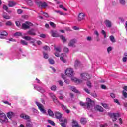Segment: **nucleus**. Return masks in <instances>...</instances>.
Masks as SVG:
<instances>
[{
    "label": "nucleus",
    "mask_w": 127,
    "mask_h": 127,
    "mask_svg": "<svg viewBox=\"0 0 127 127\" xmlns=\"http://www.w3.org/2000/svg\"><path fill=\"white\" fill-rule=\"evenodd\" d=\"M54 49L56 50V52L55 53V55L57 57H59L60 56V55L59 54V53L61 52V48L60 47H55L54 46Z\"/></svg>",
    "instance_id": "obj_9"
},
{
    "label": "nucleus",
    "mask_w": 127,
    "mask_h": 127,
    "mask_svg": "<svg viewBox=\"0 0 127 127\" xmlns=\"http://www.w3.org/2000/svg\"><path fill=\"white\" fill-rule=\"evenodd\" d=\"M110 41L113 43L116 42V40H115V37H114V36H110Z\"/></svg>",
    "instance_id": "obj_35"
},
{
    "label": "nucleus",
    "mask_w": 127,
    "mask_h": 127,
    "mask_svg": "<svg viewBox=\"0 0 127 127\" xmlns=\"http://www.w3.org/2000/svg\"><path fill=\"white\" fill-rule=\"evenodd\" d=\"M95 110H97V111H99V112H104V109H103V107L99 105L96 106Z\"/></svg>",
    "instance_id": "obj_21"
},
{
    "label": "nucleus",
    "mask_w": 127,
    "mask_h": 127,
    "mask_svg": "<svg viewBox=\"0 0 127 127\" xmlns=\"http://www.w3.org/2000/svg\"><path fill=\"white\" fill-rule=\"evenodd\" d=\"M61 121L62 122V123H61L62 127H65L66 124H67V120L66 119H63L61 120Z\"/></svg>",
    "instance_id": "obj_15"
},
{
    "label": "nucleus",
    "mask_w": 127,
    "mask_h": 127,
    "mask_svg": "<svg viewBox=\"0 0 127 127\" xmlns=\"http://www.w3.org/2000/svg\"><path fill=\"white\" fill-rule=\"evenodd\" d=\"M70 90L72 91V92H74V93H77L78 94L80 93V91L77 90V89H76V87L74 86H71L70 87Z\"/></svg>",
    "instance_id": "obj_25"
},
{
    "label": "nucleus",
    "mask_w": 127,
    "mask_h": 127,
    "mask_svg": "<svg viewBox=\"0 0 127 127\" xmlns=\"http://www.w3.org/2000/svg\"><path fill=\"white\" fill-rule=\"evenodd\" d=\"M23 39H25V40L29 41L30 39H31V37L30 36H23L22 38Z\"/></svg>",
    "instance_id": "obj_32"
},
{
    "label": "nucleus",
    "mask_w": 127,
    "mask_h": 127,
    "mask_svg": "<svg viewBox=\"0 0 127 127\" xmlns=\"http://www.w3.org/2000/svg\"><path fill=\"white\" fill-rule=\"evenodd\" d=\"M80 106H82L84 108H87V109L92 110L94 108V105H95V102L92 101L91 99L87 98H86V103H84L83 102H80Z\"/></svg>",
    "instance_id": "obj_2"
},
{
    "label": "nucleus",
    "mask_w": 127,
    "mask_h": 127,
    "mask_svg": "<svg viewBox=\"0 0 127 127\" xmlns=\"http://www.w3.org/2000/svg\"><path fill=\"white\" fill-rule=\"evenodd\" d=\"M102 106H103V107L105 109H109V106H108V105L106 103H102Z\"/></svg>",
    "instance_id": "obj_44"
},
{
    "label": "nucleus",
    "mask_w": 127,
    "mask_h": 127,
    "mask_svg": "<svg viewBox=\"0 0 127 127\" xmlns=\"http://www.w3.org/2000/svg\"><path fill=\"white\" fill-rule=\"evenodd\" d=\"M20 118H22V119H24V120H26L28 122L26 123V127H32V124L30 121V117L29 116L25 114L22 113L20 115Z\"/></svg>",
    "instance_id": "obj_4"
},
{
    "label": "nucleus",
    "mask_w": 127,
    "mask_h": 127,
    "mask_svg": "<svg viewBox=\"0 0 127 127\" xmlns=\"http://www.w3.org/2000/svg\"><path fill=\"white\" fill-rule=\"evenodd\" d=\"M80 66H81V63L80 62V61H79V60H76L74 63V67L75 69L79 68Z\"/></svg>",
    "instance_id": "obj_14"
},
{
    "label": "nucleus",
    "mask_w": 127,
    "mask_h": 127,
    "mask_svg": "<svg viewBox=\"0 0 127 127\" xmlns=\"http://www.w3.org/2000/svg\"><path fill=\"white\" fill-rule=\"evenodd\" d=\"M86 15L84 13H80L78 15V20H84L85 19V17Z\"/></svg>",
    "instance_id": "obj_13"
},
{
    "label": "nucleus",
    "mask_w": 127,
    "mask_h": 127,
    "mask_svg": "<svg viewBox=\"0 0 127 127\" xmlns=\"http://www.w3.org/2000/svg\"><path fill=\"white\" fill-rule=\"evenodd\" d=\"M0 122L2 124L8 123V119H7L6 115L1 110H0Z\"/></svg>",
    "instance_id": "obj_5"
},
{
    "label": "nucleus",
    "mask_w": 127,
    "mask_h": 127,
    "mask_svg": "<svg viewBox=\"0 0 127 127\" xmlns=\"http://www.w3.org/2000/svg\"><path fill=\"white\" fill-rule=\"evenodd\" d=\"M58 106L60 105V106H61V108L63 109V110H64V111H65L66 109H67V106L64 105V104H62L61 103H58V104H56Z\"/></svg>",
    "instance_id": "obj_28"
},
{
    "label": "nucleus",
    "mask_w": 127,
    "mask_h": 127,
    "mask_svg": "<svg viewBox=\"0 0 127 127\" xmlns=\"http://www.w3.org/2000/svg\"><path fill=\"white\" fill-rule=\"evenodd\" d=\"M3 18H5V19H10V16H9L6 13H4L3 14Z\"/></svg>",
    "instance_id": "obj_29"
},
{
    "label": "nucleus",
    "mask_w": 127,
    "mask_h": 127,
    "mask_svg": "<svg viewBox=\"0 0 127 127\" xmlns=\"http://www.w3.org/2000/svg\"><path fill=\"white\" fill-rule=\"evenodd\" d=\"M101 33L102 34H103V35H104L105 38L107 37V33H106V31H105V30H102L101 31Z\"/></svg>",
    "instance_id": "obj_38"
},
{
    "label": "nucleus",
    "mask_w": 127,
    "mask_h": 127,
    "mask_svg": "<svg viewBox=\"0 0 127 127\" xmlns=\"http://www.w3.org/2000/svg\"><path fill=\"white\" fill-rule=\"evenodd\" d=\"M41 14H43L44 16L45 17H49V15H48V14L45 12H41Z\"/></svg>",
    "instance_id": "obj_43"
},
{
    "label": "nucleus",
    "mask_w": 127,
    "mask_h": 127,
    "mask_svg": "<svg viewBox=\"0 0 127 127\" xmlns=\"http://www.w3.org/2000/svg\"><path fill=\"white\" fill-rule=\"evenodd\" d=\"M110 97H111V98H112L113 99H115V98H116V95H115V94L113 93H111Z\"/></svg>",
    "instance_id": "obj_52"
},
{
    "label": "nucleus",
    "mask_w": 127,
    "mask_h": 127,
    "mask_svg": "<svg viewBox=\"0 0 127 127\" xmlns=\"http://www.w3.org/2000/svg\"><path fill=\"white\" fill-rule=\"evenodd\" d=\"M122 94H123V96L124 97V98H127V93L125 90H123L122 91Z\"/></svg>",
    "instance_id": "obj_40"
},
{
    "label": "nucleus",
    "mask_w": 127,
    "mask_h": 127,
    "mask_svg": "<svg viewBox=\"0 0 127 127\" xmlns=\"http://www.w3.org/2000/svg\"><path fill=\"white\" fill-rule=\"evenodd\" d=\"M49 96L53 99V101L56 104V105H58V104H60V102L57 100V99H56V97L54 95V93H49Z\"/></svg>",
    "instance_id": "obj_8"
},
{
    "label": "nucleus",
    "mask_w": 127,
    "mask_h": 127,
    "mask_svg": "<svg viewBox=\"0 0 127 127\" xmlns=\"http://www.w3.org/2000/svg\"><path fill=\"white\" fill-rule=\"evenodd\" d=\"M40 37H41L42 38H45V37H46V36L44 34H41L40 35Z\"/></svg>",
    "instance_id": "obj_57"
},
{
    "label": "nucleus",
    "mask_w": 127,
    "mask_h": 127,
    "mask_svg": "<svg viewBox=\"0 0 127 127\" xmlns=\"http://www.w3.org/2000/svg\"><path fill=\"white\" fill-rule=\"evenodd\" d=\"M107 87L105 85H101V89H103V90H106Z\"/></svg>",
    "instance_id": "obj_64"
},
{
    "label": "nucleus",
    "mask_w": 127,
    "mask_h": 127,
    "mask_svg": "<svg viewBox=\"0 0 127 127\" xmlns=\"http://www.w3.org/2000/svg\"><path fill=\"white\" fill-rule=\"evenodd\" d=\"M80 122L83 125H84V124H86V119L84 118H82L81 119Z\"/></svg>",
    "instance_id": "obj_37"
},
{
    "label": "nucleus",
    "mask_w": 127,
    "mask_h": 127,
    "mask_svg": "<svg viewBox=\"0 0 127 127\" xmlns=\"http://www.w3.org/2000/svg\"><path fill=\"white\" fill-rule=\"evenodd\" d=\"M55 116L56 119H61V117H62L61 113H59V112H56L55 113Z\"/></svg>",
    "instance_id": "obj_24"
},
{
    "label": "nucleus",
    "mask_w": 127,
    "mask_h": 127,
    "mask_svg": "<svg viewBox=\"0 0 127 127\" xmlns=\"http://www.w3.org/2000/svg\"><path fill=\"white\" fill-rule=\"evenodd\" d=\"M64 51L66 53H68V52H69V49L67 47H64Z\"/></svg>",
    "instance_id": "obj_48"
},
{
    "label": "nucleus",
    "mask_w": 127,
    "mask_h": 127,
    "mask_svg": "<svg viewBox=\"0 0 127 127\" xmlns=\"http://www.w3.org/2000/svg\"><path fill=\"white\" fill-rule=\"evenodd\" d=\"M127 57H124L123 58H122V61L123 62H127Z\"/></svg>",
    "instance_id": "obj_55"
},
{
    "label": "nucleus",
    "mask_w": 127,
    "mask_h": 127,
    "mask_svg": "<svg viewBox=\"0 0 127 127\" xmlns=\"http://www.w3.org/2000/svg\"><path fill=\"white\" fill-rule=\"evenodd\" d=\"M44 50H49V47H48V46H45L43 47Z\"/></svg>",
    "instance_id": "obj_61"
},
{
    "label": "nucleus",
    "mask_w": 127,
    "mask_h": 127,
    "mask_svg": "<svg viewBox=\"0 0 127 127\" xmlns=\"http://www.w3.org/2000/svg\"><path fill=\"white\" fill-rule=\"evenodd\" d=\"M5 25L7 26H11V25H12V22L10 21H7L5 23Z\"/></svg>",
    "instance_id": "obj_39"
},
{
    "label": "nucleus",
    "mask_w": 127,
    "mask_h": 127,
    "mask_svg": "<svg viewBox=\"0 0 127 127\" xmlns=\"http://www.w3.org/2000/svg\"><path fill=\"white\" fill-rule=\"evenodd\" d=\"M56 86L55 85H52L51 87V90L52 91H55V90H56Z\"/></svg>",
    "instance_id": "obj_45"
},
{
    "label": "nucleus",
    "mask_w": 127,
    "mask_h": 127,
    "mask_svg": "<svg viewBox=\"0 0 127 127\" xmlns=\"http://www.w3.org/2000/svg\"><path fill=\"white\" fill-rule=\"evenodd\" d=\"M104 23L106 25L107 27L110 28V27H111L112 26V22H111V21L109 20H106L104 21Z\"/></svg>",
    "instance_id": "obj_17"
},
{
    "label": "nucleus",
    "mask_w": 127,
    "mask_h": 127,
    "mask_svg": "<svg viewBox=\"0 0 127 127\" xmlns=\"http://www.w3.org/2000/svg\"><path fill=\"white\" fill-rule=\"evenodd\" d=\"M27 34L29 35H36V34L35 33V30H34L33 29L29 30L27 32V34H23V35H26Z\"/></svg>",
    "instance_id": "obj_11"
},
{
    "label": "nucleus",
    "mask_w": 127,
    "mask_h": 127,
    "mask_svg": "<svg viewBox=\"0 0 127 127\" xmlns=\"http://www.w3.org/2000/svg\"><path fill=\"white\" fill-rule=\"evenodd\" d=\"M76 44V39H73L70 41L69 43H68V46H71V47H75Z\"/></svg>",
    "instance_id": "obj_12"
},
{
    "label": "nucleus",
    "mask_w": 127,
    "mask_h": 127,
    "mask_svg": "<svg viewBox=\"0 0 127 127\" xmlns=\"http://www.w3.org/2000/svg\"><path fill=\"white\" fill-rule=\"evenodd\" d=\"M120 117V114L119 113H112L111 114V117L112 118V120L113 122H116L117 121V118H119Z\"/></svg>",
    "instance_id": "obj_10"
},
{
    "label": "nucleus",
    "mask_w": 127,
    "mask_h": 127,
    "mask_svg": "<svg viewBox=\"0 0 127 127\" xmlns=\"http://www.w3.org/2000/svg\"><path fill=\"white\" fill-rule=\"evenodd\" d=\"M60 38L62 39L64 42H66V41H67L66 38L63 35L60 36Z\"/></svg>",
    "instance_id": "obj_33"
},
{
    "label": "nucleus",
    "mask_w": 127,
    "mask_h": 127,
    "mask_svg": "<svg viewBox=\"0 0 127 127\" xmlns=\"http://www.w3.org/2000/svg\"><path fill=\"white\" fill-rule=\"evenodd\" d=\"M84 91H85L87 94H90V90H89L88 88H84Z\"/></svg>",
    "instance_id": "obj_63"
},
{
    "label": "nucleus",
    "mask_w": 127,
    "mask_h": 127,
    "mask_svg": "<svg viewBox=\"0 0 127 127\" xmlns=\"http://www.w3.org/2000/svg\"><path fill=\"white\" fill-rule=\"evenodd\" d=\"M44 58L47 59V58H48V54H47V53H44Z\"/></svg>",
    "instance_id": "obj_54"
},
{
    "label": "nucleus",
    "mask_w": 127,
    "mask_h": 127,
    "mask_svg": "<svg viewBox=\"0 0 127 127\" xmlns=\"http://www.w3.org/2000/svg\"><path fill=\"white\" fill-rule=\"evenodd\" d=\"M51 34H52V36L53 37H58V34H57L56 31H51Z\"/></svg>",
    "instance_id": "obj_22"
},
{
    "label": "nucleus",
    "mask_w": 127,
    "mask_h": 127,
    "mask_svg": "<svg viewBox=\"0 0 127 127\" xmlns=\"http://www.w3.org/2000/svg\"><path fill=\"white\" fill-rule=\"evenodd\" d=\"M3 8L4 9V10H6V11H7V9H8V7H7V6L4 5L3 6Z\"/></svg>",
    "instance_id": "obj_53"
},
{
    "label": "nucleus",
    "mask_w": 127,
    "mask_h": 127,
    "mask_svg": "<svg viewBox=\"0 0 127 127\" xmlns=\"http://www.w3.org/2000/svg\"><path fill=\"white\" fill-rule=\"evenodd\" d=\"M34 89H35L36 90H37V91H38L39 92L42 93H43L45 92V90H44V89H43L40 87H37V86H34Z\"/></svg>",
    "instance_id": "obj_18"
},
{
    "label": "nucleus",
    "mask_w": 127,
    "mask_h": 127,
    "mask_svg": "<svg viewBox=\"0 0 127 127\" xmlns=\"http://www.w3.org/2000/svg\"><path fill=\"white\" fill-rule=\"evenodd\" d=\"M30 42L31 43H34V42H35V39L31 38V39L30 40Z\"/></svg>",
    "instance_id": "obj_56"
},
{
    "label": "nucleus",
    "mask_w": 127,
    "mask_h": 127,
    "mask_svg": "<svg viewBox=\"0 0 127 127\" xmlns=\"http://www.w3.org/2000/svg\"><path fill=\"white\" fill-rule=\"evenodd\" d=\"M55 12H56L57 13H59V14H60V15H63L64 14L63 13V12L58 10V11H55Z\"/></svg>",
    "instance_id": "obj_49"
},
{
    "label": "nucleus",
    "mask_w": 127,
    "mask_h": 127,
    "mask_svg": "<svg viewBox=\"0 0 127 127\" xmlns=\"http://www.w3.org/2000/svg\"><path fill=\"white\" fill-rule=\"evenodd\" d=\"M80 76L82 80H80V81H82L81 83L82 82H83V81H87L86 82V85L87 87H88V88L91 89V88L93 87V85H92V83H91V81L88 80H90V78H91V77L90 76V74L83 73L80 74Z\"/></svg>",
    "instance_id": "obj_3"
},
{
    "label": "nucleus",
    "mask_w": 127,
    "mask_h": 127,
    "mask_svg": "<svg viewBox=\"0 0 127 127\" xmlns=\"http://www.w3.org/2000/svg\"><path fill=\"white\" fill-rule=\"evenodd\" d=\"M36 104L37 105L39 110L42 114H46V110L44 109L43 105L40 104L39 102L36 101Z\"/></svg>",
    "instance_id": "obj_6"
},
{
    "label": "nucleus",
    "mask_w": 127,
    "mask_h": 127,
    "mask_svg": "<svg viewBox=\"0 0 127 127\" xmlns=\"http://www.w3.org/2000/svg\"><path fill=\"white\" fill-rule=\"evenodd\" d=\"M15 115V114L13 112H8L7 113V116L9 119H12V118L14 117Z\"/></svg>",
    "instance_id": "obj_16"
},
{
    "label": "nucleus",
    "mask_w": 127,
    "mask_h": 127,
    "mask_svg": "<svg viewBox=\"0 0 127 127\" xmlns=\"http://www.w3.org/2000/svg\"><path fill=\"white\" fill-rule=\"evenodd\" d=\"M27 4L28 5H30V6H32V5H33V2L31 0H28Z\"/></svg>",
    "instance_id": "obj_34"
},
{
    "label": "nucleus",
    "mask_w": 127,
    "mask_h": 127,
    "mask_svg": "<svg viewBox=\"0 0 127 127\" xmlns=\"http://www.w3.org/2000/svg\"><path fill=\"white\" fill-rule=\"evenodd\" d=\"M21 44L22 45H27V43L24 40H21Z\"/></svg>",
    "instance_id": "obj_36"
},
{
    "label": "nucleus",
    "mask_w": 127,
    "mask_h": 127,
    "mask_svg": "<svg viewBox=\"0 0 127 127\" xmlns=\"http://www.w3.org/2000/svg\"><path fill=\"white\" fill-rule=\"evenodd\" d=\"M58 83L60 85V86H61V87L63 86V82H62V81L59 80L58 82Z\"/></svg>",
    "instance_id": "obj_51"
},
{
    "label": "nucleus",
    "mask_w": 127,
    "mask_h": 127,
    "mask_svg": "<svg viewBox=\"0 0 127 127\" xmlns=\"http://www.w3.org/2000/svg\"><path fill=\"white\" fill-rule=\"evenodd\" d=\"M16 23V25L18 27L20 26V23L19 22V21H16L15 22Z\"/></svg>",
    "instance_id": "obj_62"
},
{
    "label": "nucleus",
    "mask_w": 127,
    "mask_h": 127,
    "mask_svg": "<svg viewBox=\"0 0 127 127\" xmlns=\"http://www.w3.org/2000/svg\"><path fill=\"white\" fill-rule=\"evenodd\" d=\"M110 51H112V47H109L108 48H107V52L108 53H110Z\"/></svg>",
    "instance_id": "obj_60"
},
{
    "label": "nucleus",
    "mask_w": 127,
    "mask_h": 127,
    "mask_svg": "<svg viewBox=\"0 0 127 127\" xmlns=\"http://www.w3.org/2000/svg\"><path fill=\"white\" fill-rule=\"evenodd\" d=\"M59 7L60 8H62V9H64L65 11H67V9H66L65 7H64V6H63V5H60Z\"/></svg>",
    "instance_id": "obj_47"
},
{
    "label": "nucleus",
    "mask_w": 127,
    "mask_h": 127,
    "mask_svg": "<svg viewBox=\"0 0 127 127\" xmlns=\"http://www.w3.org/2000/svg\"><path fill=\"white\" fill-rule=\"evenodd\" d=\"M50 25H51L52 27H56V25H55V24L52 22H50Z\"/></svg>",
    "instance_id": "obj_46"
},
{
    "label": "nucleus",
    "mask_w": 127,
    "mask_h": 127,
    "mask_svg": "<svg viewBox=\"0 0 127 127\" xmlns=\"http://www.w3.org/2000/svg\"><path fill=\"white\" fill-rule=\"evenodd\" d=\"M17 12L18 14H21V13H22V10L18 9L17 11Z\"/></svg>",
    "instance_id": "obj_58"
},
{
    "label": "nucleus",
    "mask_w": 127,
    "mask_h": 127,
    "mask_svg": "<svg viewBox=\"0 0 127 127\" xmlns=\"http://www.w3.org/2000/svg\"><path fill=\"white\" fill-rule=\"evenodd\" d=\"M8 34L6 31H4L0 33V38H4V36H7Z\"/></svg>",
    "instance_id": "obj_19"
},
{
    "label": "nucleus",
    "mask_w": 127,
    "mask_h": 127,
    "mask_svg": "<svg viewBox=\"0 0 127 127\" xmlns=\"http://www.w3.org/2000/svg\"><path fill=\"white\" fill-rule=\"evenodd\" d=\"M49 62L50 64H51V65H53V64H54V60L52 59H49Z\"/></svg>",
    "instance_id": "obj_41"
},
{
    "label": "nucleus",
    "mask_w": 127,
    "mask_h": 127,
    "mask_svg": "<svg viewBox=\"0 0 127 127\" xmlns=\"http://www.w3.org/2000/svg\"><path fill=\"white\" fill-rule=\"evenodd\" d=\"M63 54H64V57L62 56L60 58V59L62 61H63V62H64V63H66V60H65V59H64V57H66V54H62L61 55H62Z\"/></svg>",
    "instance_id": "obj_31"
},
{
    "label": "nucleus",
    "mask_w": 127,
    "mask_h": 127,
    "mask_svg": "<svg viewBox=\"0 0 127 127\" xmlns=\"http://www.w3.org/2000/svg\"><path fill=\"white\" fill-rule=\"evenodd\" d=\"M62 78L64 79V82L66 84L70 83V80L66 79V75L65 74H62Z\"/></svg>",
    "instance_id": "obj_23"
},
{
    "label": "nucleus",
    "mask_w": 127,
    "mask_h": 127,
    "mask_svg": "<svg viewBox=\"0 0 127 127\" xmlns=\"http://www.w3.org/2000/svg\"><path fill=\"white\" fill-rule=\"evenodd\" d=\"M33 25V24H32L31 22H25V23H23L22 24V27L23 29H27L30 27V26H32Z\"/></svg>",
    "instance_id": "obj_7"
},
{
    "label": "nucleus",
    "mask_w": 127,
    "mask_h": 127,
    "mask_svg": "<svg viewBox=\"0 0 127 127\" xmlns=\"http://www.w3.org/2000/svg\"><path fill=\"white\" fill-rule=\"evenodd\" d=\"M48 113L49 116H50V117L54 116V113H53V111L51 110L50 109L48 110Z\"/></svg>",
    "instance_id": "obj_30"
},
{
    "label": "nucleus",
    "mask_w": 127,
    "mask_h": 127,
    "mask_svg": "<svg viewBox=\"0 0 127 127\" xmlns=\"http://www.w3.org/2000/svg\"><path fill=\"white\" fill-rule=\"evenodd\" d=\"M13 36H14L15 37H18L19 36H21V37L22 38L23 35H22V33L21 32H16L13 34Z\"/></svg>",
    "instance_id": "obj_26"
},
{
    "label": "nucleus",
    "mask_w": 127,
    "mask_h": 127,
    "mask_svg": "<svg viewBox=\"0 0 127 127\" xmlns=\"http://www.w3.org/2000/svg\"><path fill=\"white\" fill-rule=\"evenodd\" d=\"M38 5H39L41 7H46V6H47V3H46V2H38Z\"/></svg>",
    "instance_id": "obj_20"
},
{
    "label": "nucleus",
    "mask_w": 127,
    "mask_h": 127,
    "mask_svg": "<svg viewBox=\"0 0 127 127\" xmlns=\"http://www.w3.org/2000/svg\"><path fill=\"white\" fill-rule=\"evenodd\" d=\"M65 73L66 76L71 78L72 82H74V83L76 84H81V83H82V80H80V79L74 77L75 73H74V70H73V69L71 68H67L65 71Z\"/></svg>",
    "instance_id": "obj_1"
},
{
    "label": "nucleus",
    "mask_w": 127,
    "mask_h": 127,
    "mask_svg": "<svg viewBox=\"0 0 127 127\" xmlns=\"http://www.w3.org/2000/svg\"><path fill=\"white\" fill-rule=\"evenodd\" d=\"M48 122L49 124H51V125H52V126H54L55 125V123H54V122H53L52 120H48Z\"/></svg>",
    "instance_id": "obj_42"
},
{
    "label": "nucleus",
    "mask_w": 127,
    "mask_h": 127,
    "mask_svg": "<svg viewBox=\"0 0 127 127\" xmlns=\"http://www.w3.org/2000/svg\"><path fill=\"white\" fill-rule=\"evenodd\" d=\"M114 102L116 103V104L117 105H121V104L120 103V102H119V100L117 99H114Z\"/></svg>",
    "instance_id": "obj_50"
},
{
    "label": "nucleus",
    "mask_w": 127,
    "mask_h": 127,
    "mask_svg": "<svg viewBox=\"0 0 127 127\" xmlns=\"http://www.w3.org/2000/svg\"><path fill=\"white\" fill-rule=\"evenodd\" d=\"M120 2L121 3V4H125V3H126V2L125 1V0H120Z\"/></svg>",
    "instance_id": "obj_59"
},
{
    "label": "nucleus",
    "mask_w": 127,
    "mask_h": 127,
    "mask_svg": "<svg viewBox=\"0 0 127 127\" xmlns=\"http://www.w3.org/2000/svg\"><path fill=\"white\" fill-rule=\"evenodd\" d=\"M15 4H16V3H15L14 1H9V3H8V6H9L10 7H13V6H14V5H15Z\"/></svg>",
    "instance_id": "obj_27"
}]
</instances>
